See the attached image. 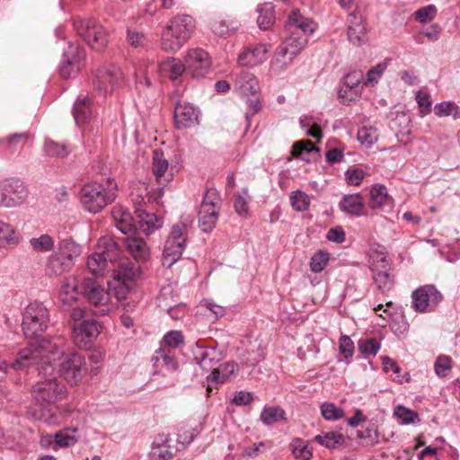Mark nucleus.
Listing matches in <instances>:
<instances>
[{"instance_id":"1","label":"nucleus","mask_w":460,"mask_h":460,"mask_svg":"<svg viewBox=\"0 0 460 460\" xmlns=\"http://www.w3.org/2000/svg\"><path fill=\"white\" fill-rule=\"evenodd\" d=\"M65 339L55 336L41 339L22 349L12 367L23 370L34 367L41 379L32 385L31 393L39 403L52 404L65 396V386L58 382L55 374V362L64 352Z\"/></svg>"},{"instance_id":"2","label":"nucleus","mask_w":460,"mask_h":460,"mask_svg":"<svg viewBox=\"0 0 460 460\" xmlns=\"http://www.w3.org/2000/svg\"><path fill=\"white\" fill-rule=\"evenodd\" d=\"M163 196V188H157L150 191L145 185L131 191L130 199L135 208L137 230L149 234L162 226L159 217L149 207L154 203L162 206L161 199Z\"/></svg>"},{"instance_id":"3","label":"nucleus","mask_w":460,"mask_h":460,"mask_svg":"<svg viewBox=\"0 0 460 460\" xmlns=\"http://www.w3.org/2000/svg\"><path fill=\"white\" fill-rule=\"evenodd\" d=\"M74 294H81L87 300L95 306H100L99 313L101 314H106L111 307L109 305V301L111 296L113 294L111 292V289L105 290L100 285H98L92 279H84L80 284L73 282H68L62 287V292L59 295V300L64 306L69 303V300L75 301L76 298L74 296ZM69 308H67L68 310Z\"/></svg>"},{"instance_id":"4","label":"nucleus","mask_w":460,"mask_h":460,"mask_svg":"<svg viewBox=\"0 0 460 460\" xmlns=\"http://www.w3.org/2000/svg\"><path fill=\"white\" fill-rule=\"evenodd\" d=\"M116 190L117 183L111 178L106 180V185L97 181L86 183L80 191L82 206L86 211L97 214L115 200Z\"/></svg>"},{"instance_id":"5","label":"nucleus","mask_w":460,"mask_h":460,"mask_svg":"<svg viewBox=\"0 0 460 460\" xmlns=\"http://www.w3.org/2000/svg\"><path fill=\"white\" fill-rule=\"evenodd\" d=\"M112 271V279L109 281L111 292L118 300L124 299L139 274V266L128 258H121Z\"/></svg>"},{"instance_id":"6","label":"nucleus","mask_w":460,"mask_h":460,"mask_svg":"<svg viewBox=\"0 0 460 460\" xmlns=\"http://www.w3.org/2000/svg\"><path fill=\"white\" fill-rule=\"evenodd\" d=\"M49 311L40 301L31 302L22 314V328L27 339H34L44 332L49 324Z\"/></svg>"},{"instance_id":"7","label":"nucleus","mask_w":460,"mask_h":460,"mask_svg":"<svg viewBox=\"0 0 460 460\" xmlns=\"http://www.w3.org/2000/svg\"><path fill=\"white\" fill-rule=\"evenodd\" d=\"M80 254V247L70 239H64L58 243V250L48 261L46 272L49 276H58L69 270L74 260Z\"/></svg>"},{"instance_id":"8","label":"nucleus","mask_w":460,"mask_h":460,"mask_svg":"<svg viewBox=\"0 0 460 460\" xmlns=\"http://www.w3.org/2000/svg\"><path fill=\"white\" fill-rule=\"evenodd\" d=\"M78 36L96 51L103 50L109 42L106 29L93 18H78L74 21Z\"/></svg>"},{"instance_id":"9","label":"nucleus","mask_w":460,"mask_h":460,"mask_svg":"<svg viewBox=\"0 0 460 460\" xmlns=\"http://www.w3.org/2000/svg\"><path fill=\"white\" fill-rule=\"evenodd\" d=\"M284 41L277 48L272 66L274 69L282 71L293 61L295 57L307 45L308 39L304 34L288 32Z\"/></svg>"},{"instance_id":"10","label":"nucleus","mask_w":460,"mask_h":460,"mask_svg":"<svg viewBox=\"0 0 460 460\" xmlns=\"http://www.w3.org/2000/svg\"><path fill=\"white\" fill-rule=\"evenodd\" d=\"M187 226L180 222L172 226L165 242L162 262L164 267L171 268L181 257L185 249Z\"/></svg>"},{"instance_id":"11","label":"nucleus","mask_w":460,"mask_h":460,"mask_svg":"<svg viewBox=\"0 0 460 460\" xmlns=\"http://www.w3.org/2000/svg\"><path fill=\"white\" fill-rule=\"evenodd\" d=\"M58 360H61L58 364V372L69 385H76L83 380L87 368L85 358L82 354L70 353L65 355L64 351Z\"/></svg>"},{"instance_id":"12","label":"nucleus","mask_w":460,"mask_h":460,"mask_svg":"<svg viewBox=\"0 0 460 460\" xmlns=\"http://www.w3.org/2000/svg\"><path fill=\"white\" fill-rule=\"evenodd\" d=\"M85 58L86 54L84 48L68 42L58 66L60 76L64 79L75 77L84 67Z\"/></svg>"},{"instance_id":"13","label":"nucleus","mask_w":460,"mask_h":460,"mask_svg":"<svg viewBox=\"0 0 460 460\" xmlns=\"http://www.w3.org/2000/svg\"><path fill=\"white\" fill-rule=\"evenodd\" d=\"M28 197V190L19 178L0 181V207L14 208L22 205Z\"/></svg>"},{"instance_id":"14","label":"nucleus","mask_w":460,"mask_h":460,"mask_svg":"<svg viewBox=\"0 0 460 460\" xmlns=\"http://www.w3.org/2000/svg\"><path fill=\"white\" fill-rule=\"evenodd\" d=\"M412 308L419 313L432 312L442 301V294L433 285H426L412 292Z\"/></svg>"},{"instance_id":"15","label":"nucleus","mask_w":460,"mask_h":460,"mask_svg":"<svg viewBox=\"0 0 460 460\" xmlns=\"http://www.w3.org/2000/svg\"><path fill=\"white\" fill-rule=\"evenodd\" d=\"M122 80V72L115 65L100 67L95 74L93 84V89L100 94L111 93Z\"/></svg>"},{"instance_id":"16","label":"nucleus","mask_w":460,"mask_h":460,"mask_svg":"<svg viewBox=\"0 0 460 460\" xmlns=\"http://www.w3.org/2000/svg\"><path fill=\"white\" fill-rule=\"evenodd\" d=\"M187 73L193 77H202L209 71L211 61L208 53L202 49H193L185 57Z\"/></svg>"},{"instance_id":"17","label":"nucleus","mask_w":460,"mask_h":460,"mask_svg":"<svg viewBox=\"0 0 460 460\" xmlns=\"http://www.w3.org/2000/svg\"><path fill=\"white\" fill-rule=\"evenodd\" d=\"M199 110L190 102H178L174 107V124L176 128L183 129L195 127L199 123Z\"/></svg>"},{"instance_id":"18","label":"nucleus","mask_w":460,"mask_h":460,"mask_svg":"<svg viewBox=\"0 0 460 460\" xmlns=\"http://www.w3.org/2000/svg\"><path fill=\"white\" fill-rule=\"evenodd\" d=\"M74 341L79 347L86 348L100 334L101 326L94 319H87L73 324Z\"/></svg>"},{"instance_id":"19","label":"nucleus","mask_w":460,"mask_h":460,"mask_svg":"<svg viewBox=\"0 0 460 460\" xmlns=\"http://www.w3.org/2000/svg\"><path fill=\"white\" fill-rule=\"evenodd\" d=\"M238 370L239 367L234 361H227L217 366L207 376L208 394L212 392L213 388H217V385L227 382L232 376H234L238 372Z\"/></svg>"},{"instance_id":"20","label":"nucleus","mask_w":460,"mask_h":460,"mask_svg":"<svg viewBox=\"0 0 460 460\" xmlns=\"http://www.w3.org/2000/svg\"><path fill=\"white\" fill-rule=\"evenodd\" d=\"M348 40L355 46L367 43L368 38L362 16L358 12H352L348 17Z\"/></svg>"},{"instance_id":"21","label":"nucleus","mask_w":460,"mask_h":460,"mask_svg":"<svg viewBox=\"0 0 460 460\" xmlns=\"http://www.w3.org/2000/svg\"><path fill=\"white\" fill-rule=\"evenodd\" d=\"M193 355L196 363L206 371L214 369L222 359V352L215 347L198 346Z\"/></svg>"},{"instance_id":"22","label":"nucleus","mask_w":460,"mask_h":460,"mask_svg":"<svg viewBox=\"0 0 460 460\" xmlns=\"http://www.w3.org/2000/svg\"><path fill=\"white\" fill-rule=\"evenodd\" d=\"M169 163L164 158V152L161 149H155L153 151V163L152 171L155 176L156 181L162 185L161 188H164L168 182L173 178V173L168 172Z\"/></svg>"},{"instance_id":"23","label":"nucleus","mask_w":460,"mask_h":460,"mask_svg":"<svg viewBox=\"0 0 460 460\" xmlns=\"http://www.w3.org/2000/svg\"><path fill=\"white\" fill-rule=\"evenodd\" d=\"M316 24L313 20L302 16L299 10H294L288 17L286 24V30L288 32H297V34H304L308 39V35L313 33L315 30Z\"/></svg>"},{"instance_id":"24","label":"nucleus","mask_w":460,"mask_h":460,"mask_svg":"<svg viewBox=\"0 0 460 460\" xmlns=\"http://www.w3.org/2000/svg\"><path fill=\"white\" fill-rule=\"evenodd\" d=\"M112 217L115 221L116 227L124 234H136L137 226L136 216L133 217L128 209L123 207H115L112 209Z\"/></svg>"},{"instance_id":"25","label":"nucleus","mask_w":460,"mask_h":460,"mask_svg":"<svg viewBox=\"0 0 460 460\" xmlns=\"http://www.w3.org/2000/svg\"><path fill=\"white\" fill-rule=\"evenodd\" d=\"M166 27L186 43L194 31L195 21L187 14L177 15L169 21Z\"/></svg>"},{"instance_id":"26","label":"nucleus","mask_w":460,"mask_h":460,"mask_svg":"<svg viewBox=\"0 0 460 460\" xmlns=\"http://www.w3.org/2000/svg\"><path fill=\"white\" fill-rule=\"evenodd\" d=\"M361 71H352L347 74L342 80L343 86L339 91L340 98L352 100L355 95L360 93L364 81Z\"/></svg>"},{"instance_id":"27","label":"nucleus","mask_w":460,"mask_h":460,"mask_svg":"<svg viewBox=\"0 0 460 460\" xmlns=\"http://www.w3.org/2000/svg\"><path fill=\"white\" fill-rule=\"evenodd\" d=\"M369 207L373 209H380L385 212L391 211L394 208V199L388 194L386 187L376 184L370 190Z\"/></svg>"},{"instance_id":"28","label":"nucleus","mask_w":460,"mask_h":460,"mask_svg":"<svg viewBox=\"0 0 460 460\" xmlns=\"http://www.w3.org/2000/svg\"><path fill=\"white\" fill-rule=\"evenodd\" d=\"M269 50L267 45L258 44L241 53L238 57V63L244 66H255L266 60Z\"/></svg>"},{"instance_id":"29","label":"nucleus","mask_w":460,"mask_h":460,"mask_svg":"<svg viewBox=\"0 0 460 460\" xmlns=\"http://www.w3.org/2000/svg\"><path fill=\"white\" fill-rule=\"evenodd\" d=\"M382 263V270L376 268L372 269L373 280L376 285V288L382 293L387 292L392 289L394 286V279L389 273L390 266L385 256H382L379 260Z\"/></svg>"},{"instance_id":"30","label":"nucleus","mask_w":460,"mask_h":460,"mask_svg":"<svg viewBox=\"0 0 460 460\" xmlns=\"http://www.w3.org/2000/svg\"><path fill=\"white\" fill-rule=\"evenodd\" d=\"M340 209L352 217H360L365 214V203L360 193L348 194L339 202Z\"/></svg>"},{"instance_id":"31","label":"nucleus","mask_w":460,"mask_h":460,"mask_svg":"<svg viewBox=\"0 0 460 460\" xmlns=\"http://www.w3.org/2000/svg\"><path fill=\"white\" fill-rule=\"evenodd\" d=\"M99 254L105 259V261L109 264H113L120 258V245L118 242L114 241L111 237H102L100 239L97 246Z\"/></svg>"},{"instance_id":"32","label":"nucleus","mask_w":460,"mask_h":460,"mask_svg":"<svg viewBox=\"0 0 460 460\" xmlns=\"http://www.w3.org/2000/svg\"><path fill=\"white\" fill-rule=\"evenodd\" d=\"M121 242L135 261H146L149 257V249L146 243L138 237L127 236Z\"/></svg>"},{"instance_id":"33","label":"nucleus","mask_w":460,"mask_h":460,"mask_svg":"<svg viewBox=\"0 0 460 460\" xmlns=\"http://www.w3.org/2000/svg\"><path fill=\"white\" fill-rule=\"evenodd\" d=\"M154 367L164 369L165 371L172 372L176 371L179 367V364L176 361L173 352L171 349L165 348H160L155 351L153 357Z\"/></svg>"},{"instance_id":"34","label":"nucleus","mask_w":460,"mask_h":460,"mask_svg":"<svg viewBox=\"0 0 460 460\" xmlns=\"http://www.w3.org/2000/svg\"><path fill=\"white\" fill-rule=\"evenodd\" d=\"M92 102L88 97H78L73 108V116L78 126L89 122L92 117Z\"/></svg>"},{"instance_id":"35","label":"nucleus","mask_w":460,"mask_h":460,"mask_svg":"<svg viewBox=\"0 0 460 460\" xmlns=\"http://www.w3.org/2000/svg\"><path fill=\"white\" fill-rule=\"evenodd\" d=\"M160 71L170 79H179L184 72H187L186 63L175 58H168L159 65Z\"/></svg>"},{"instance_id":"36","label":"nucleus","mask_w":460,"mask_h":460,"mask_svg":"<svg viewBox=\"0 0 460 460\" xmlns=\"http://www.w3.org/2000/svg\"><path fill=\"white\" fill-rule=\"evenodd\" d=\"M169 438L167 435H159L153 442L151 456L158 460H170L173 454L171 446L168 444Z\"/></svg>"},{"instance_id":"37","label":"nucleus","mask_w":460,"mask_h":460,"mask_svg":"<svg viewBox=\"0 0 460 460\" xmlns=\"http://www.w3.org/2000/svg\"><path fill=\"white\" fill-rule=\"evenodd\" d=\"M28 133H14L4 139H0V148H4L9 154L21 150L29 140Z\"/></svg>"},{"instance_id":"38","label":"nucleus","mask_w":460,"mask_h":460,"mask_svg":"<svg viewBox=\"0 0 460 460\" xmlns=\"http://www.w3.org/2000/svg\"><path fill=\"white\" fill-rule=\"evenodd\" d=\"M235 84L243 95H254L258 89V82L253 75L247 71H242L236 77Z\"/></svg>"},{"instance_id":"39","label":"nucleus","mask_w":460,"mask_h":460,"mask_svg":"<svg viewBox=\"0 0 460 460\" xmlns=\"http://www.w3.org/2000/svg\"><path fill=\"white\" fill-rule=\"evenodd\" d=\"M318 149L309 140L296 142L293 145L292 155L305 163H310L315 156Z\"/></svg>"},{"instance_id":"40","label":"nucleus","mask_w":460,"mask_h":460,"mask_svg":"<svg viewBox=\"0 0 460 460\" xmlns=\"http://www.w3.org/2000/svg\"><path fill=\"white\" fill-rule=\"evenodd\" d=\"M257 22L261 30H269L275 22V10L271 3H264L258 6Z\"/></svg>"},{"instance_id":"41","label":"nucleus","mask_w":460,"mask_h":460,"mask_svg":"<svg viewBox=\"0 0 460 460\" xmlns=\"http://www.w3.org/2000/svg\"><path fill=\"white\" fill-rule=\"evenodd\" d=\"M314 441L328 449H334L345 443V438L341 433L328 431L316 435Z\"/></svg>"},{"instance_id":"42","label":"nucleus","mask_w":460,"mask_h":460,"mask_svg":"<svg viewBox=\"0 0 460 460\" xmlns=\"http://www.w3.org/2000/svg\"><path fill=\"white\" fill-rule=\"evenodd\" d=\"M218 219V210L212 208H200L199 212V226L208 233L214 229Z\"/></svg>"},{"instance_id":"43","label":"nucleus","mask_w":460,"mask_h":460,"mask_svg":"<svg viewBox=\"0 0 460 460\" xmlns=\"http://www.w3.org/2000/svg\"><path fill=\"white\" fill-rule=\"evenodd\" d=\"M184 44L185 42L181 39H179L171 29H168L167 27L164 28L161 38V48L163 50L174 53Z\"/></svg>"},{"instance_id":"44","label":"nucleus","mask_w":460,"mask_h":460,"mask_svg":"<svg viewBox=\"0 0 460 460\" xmlns=\"http://www.w3.org/2000/svg\"><path fill=\"white\" fill-rule=\"evenodd\" d=\"M261 420L267 426L273 425L286 419L285 411L277 406L264 407L261 412Z\"/></svg>"},{"instance_id":"45","label":"nucleus","mask_w":460,"mask_h":460,"mask_svg":"<svg viewBox=\"0 0 460 460\" xmlns=\"http://www.w3.org/2000/svg\"><path fill=\"white\" fill-rule=\"evenodd\" d=\"M394 416L400 420L402 425L415 424L420 421L417 411L411 410L403 405H398L394 411Z\"/></svg>"},{"instance_id":"46","label":"nucleus","mask_w":460,"mask_h":460,"mask_svg":"<svg viewBox=\"0 0 460 460\" xmlns=\"http://www.w3.org/2000/svg\"><path fill=\"white\" fill-rule=\"evenodd\" d=\"M76 431L77 429H63L57 432L54 435L55 447H53V448L56 449L57 447H68L74 446L75 443H77L78 438L75 436L71 435V432Z\"/></svg>"},{"instance_id":"47","label":"nucleus","mask_w":460,"mask_h":460,"mask_svg":"<svg viewBox=\"0 0 460 460\" xmlns=\"http://www.w3.org/2000/svg\"><path fill=\"white\" fill-rule=\"evenodd\" d=\"M19 242V234L13 226L0 220V246L5 244H16Z\"/></svg>"},{"instance_id":"48","label":"nucleus","mask_w":460,"mask_h":460,"mask_svg":"<svg viewBox=\"0 0 460 460\" xmlns=\"http://www.w3.org/2000/svg\"><path fill=\"white\" fill-rule=\"evenodd\" d=\"M290 450L294 456L301 460H310L313 456L307 443L302 438H295L290 443Z\"/></svg>"},{"instance_id":"49","label":"nucleus","mask_w":460,"mask_h":460,"mask_svg":"<svg viewBox=\"0 0 460 460\" xmlns=\"http://www.w3.org/2000/svg\"><path fill=\"white\" fill-rule=\"evenodd\" d=\"M329 261L330 253L323 250H319L311 258L310 270L314 273H320L325 269Z\"/></svg>"},{"instance_id":"50","label":"nucleus","mask_w":460,"mask_h":460,"mask_svg":"<svg viewBox=\"0 0 460 460\" xmlns=\"http://www.w3.org/2000/svg\"><path fill=\"white\" fill-rule=\"evenodd\" d=\"M357 139L361 145L370 147L374 143L378 140V133L376 128L372 127H362L358 129Z\"/></svg>"},{"instance_id":"51","label":"nucleus","mask_w":460,"mask_h":460,"mask_svg":"<svg viewBox=\"0 0 460 460\" xmlns=\"http://www.w3.org/2000/svg\"><path fill=\"white\" fill-rule=\"evenodd\" d=\"M290 203L292 208L299 212L308 209L310 206L309 196L302 190H295L290 196Z\"/></svg>"},{"instance_id":"52","label":"nucleus","mask_w":460,"mask_h":460,"mask_svg":"<svg viewBox=\"0 0 460 460\" xmlns=\"http://www.w3.org/2000/svg\"><path fill=\"white\" fill-rule=\"evenodd\" d=\"M30 244L34 251L46 252L53 249L54 240L49 234H41L40 237L31 238Z\"/></svg>"},{"instance_id":"53","label":"nucleus","mask_w":460,"mask_h":460,"mask_svg":"<svg viewBox=\"0 0 460 460\" xmlns=\"http://www.w3.org/2000/svg\"><path fill=\"white\" fill-rule=\"evenodd\" d=\"M107 267L108 263L105 261V259L99 254L97 250L88 257L87 268L93 275L102 274Z\"/></svg>"},{"instance_id":"54","label":"nucleus","mask_w":460,"mask_h":460,"mask_svg":"<svg viewBox=\"0 0 460 460\" xmlns=\"http://www.w3.org/2000/svg\"><path fill=\"white\" fill-rule=\"evenodd\" d=\"M452 369V358L447 355H439L434 363V370L438 377H446Z\"/></svg>"},{"instance_id":"55","label":"nucleus","mask_w":460,"mask_h":460,"mask_svg":"<svg viewBox=\"0 0 460 460\" xmlns=\"http://www.w3.org/2000/svg\"><path fill=\"white\" fill-rule=\"evenodd\" d=\"M44 147L47 155L52 157L64 158L69 154V150L66 145L52 140L46 141Z\"/></svg>"},{"instance_id":"56","label":"nucleus","mask_w":460,"mask_h":460,"mask_svg":"<svg viewBox=\"0 0 460 460\" xmlns=\"http://www.w3.org/2000/svg\"><path fill=\"white\" fill-rule=\"evenodd\" d=\"M321 413L327 420H336L343 417L344 411L332 402H324L321 405Z\"/></svg>"},{"instance_id":"57","label":"nucleus","mask_w":460,"mask_h":460,"mask_svg":"<svg viewBox=\"0 0 460 460\" xmlns=\"http://www.w3.org/2000/svg\"><path fill=\"white\" fill-rule=\"evenodd\" d=\"M387 66L385 63H378L374 67L369 69L367 73L366 81H364V85H375L377 84L378 80L381 78L383 74L385 73Z\"/></svg>"},{"instance_id":"58","label":"nucleus","mask_w":460,"mask_h":460,"mask_svg":"<svg viewBox=\"0 0 460 460\" xmlns=\"http://www.w3.org/2000/svg\"><path fill=\"white\" fill-rule=\"evenodd\" d=\"M184 341V336L180 331H170L163 338V343L169 347L168 349H176Z\"/></svg>"},{"instance_id":"59","label":"nucleus","mask_w":460,"mask_h":460,"mask_svg":"<svg viewBox=\"0 0 460 460\" xmlns=\"http://www.w3.org/2000/svg\"><path fill=\"white\" fill-rule=\"evenodd\" d=\"M128 43L133 48L145 47L147 44V38L143 32L128 29L127 31Z\"/></svg>"},{"instance_id":"60","label":"nucleus","mask_w":460,"mask_h":460,"mask_svg":"<svg viewBox=\"0 0 460 460\" xmlns=\"http://www.w3.org/2000/svg\"><path fill=\"white\" fill-rule=\"evenodd\" d=\"M339 349L346 359H349L353 357L355 346L350 337L348 335L341 336L339 340Z\"/></svg>"},{"instance_id":"61","label":"nucleus","mask_w":460,"mask_h":460,"mask_svg":"<svg viewBox=\"0 0 460 460\" xmlns=\"http://www.w3.org/2000/svg\"><path fill=\"white\" fill-rule=\"evenodd\" d=\"M380 349V344L375 339L360 341L358 349L362 354L376 355Z\"/></svg>"},{"instance_id":"62","label":"nucleus","mask_w":460,"mask_h":460,"mask_svg":"<svg viewBox=\"0 0 460 460\" xmlns=\"http://www.w3.org/2000/svg\"><path fill=\"white\" fill-rule=\"evenodd\" d=\"M436 11V7L432 4L420 8L415 12V19L421 23L427 22L434 18Z\"/></svg>"},{"instance_id":"63","label":"nucleus","mask_w":460,"mask_h":460,"mask_svg":"<svg viewBox=\"0 0 460 460\" xmlns=\"http://www.w3.org/2000/svg\"><path fill=\"white\" fill-rule=\"evenodd\" d=\"M219 198L215 190L206 191L200 208L218 210Z\"/></svg>"},{"instance_id":"64","label":"nucleus","mask_w":460,"mask_h":460,"mask_svg":"<svg viewBox=\"0 0 460 460\" xmlns=\"http://www.w3.org/2000/svg\"><path fill=\"white\" fill-rule=\"evenodd\" d=\"M416 100L420 109V115L423 117L430 111L432 104L430 95L419 91L416 94Z\"/></svg>"}]
</instances>
